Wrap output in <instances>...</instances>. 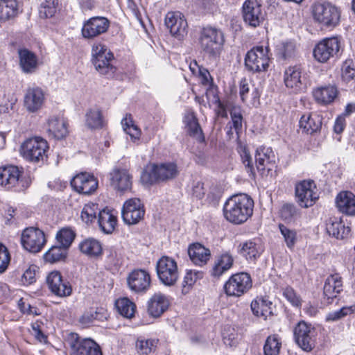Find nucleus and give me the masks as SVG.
<instances>
[{"mask_svg":"<svg viewBox=\"0 0 355 355\" xmlns=\"http://www.w3.org/2000/svg\"><path fill=\"white\" fill-rule=\"evenodd\" d=\"M254 201L248 195L241 193L230 197L223 207L225 218L230 223L241 224L252 216Z\"/></svg>","mask_w":355,"mask_h":355,"instance_id":"nucleus-1","label":"nucleus"},{"mask_svg":"<svg viewBox=\"0 0 355 355\" xmlns=\"http://www.w3.org/2000/svg\"><path fill=\"white\" fill-rule=\"evenodd\" d=\"M179 174L178 166L174 162L161 164H153L148 166L141 173V181L143 184L152 185L175 178Z\"/></svg>","mask_w":355,"mask_h":355,"instance_id":"nucleus-2","label":"nucleus"},{"mask_svg":"<svg viewBox=\"0 0 355 355\" xmlns=\"http://www.w3.org/2000/svg\"><path fill=\"white\" fill-rule=\"evenodd\" d=\"M92 55V62L100 74L108 78L114 77L116 71V68L112 64L114 55L106 46L101 44H94Z\"/></svg>","mask_w":355,"mask_h":355,"instance_id":"nucleus-3","label":"nucleus"},{"mask_svg":"<svg viewBox=\"0 0 355 355\" xmlns=\"http://www.w3.org/2000/svg\"><path fill=\"white\" fill-rule=\"evenodd\" d=\"M225 42L223 32L211 26L205 27L200 32L199 44L202 50L209 56L219 55Z\"/></svg>","mask_w":355,"mask_h":355,"instance_id":"nucleus-4","label":"nucleus"},{"mask_svg":"<svg viewBox=\"0 0 355 355\" xmlns=\"http://www.w3.org/2000/svg\"><path fill=\"white\" fill-rule=\"evenodd\" d=\"M49 149L47 141L40 137L27 139L21 146V153L27 160L33 162L43 161Z\"/></svg>","mask_w":355,"mask_h":355,"instance_id":"nucleus-5","label":"nucleus"},{"mask_svg":"<svg viewBox=\"0 0 355 355\" xmlns=\"http://www.w3.org/2000/svg\"><path fill=\"white\" fill-rule=\"evenodd\" d=\"M313 16L315 21L329 28L338 24L340 12L337 7L329 3H317L313 7Z\"/></svg>","mask_w":355,"mask_h":355,"instance_id":"nucleus-6","label":"nucleus"},{"mask_svg":"<svg viewBox=\"0 0 355 355\" xmlns=\"http://www.w3.org/2000/svg\"><path fill=\"white\" fill-rule=\"evenodd\" d=\"M156 272L160 282L166 286H174L179 278L177 262L168 256H163L157 261Z\"/></svg>","mask_w":355,"mask_h":355,"instance_id":"nucleus-7","label":"nucleus"},{"mask_svg":"<svg viewBox=\"0 0 355 355\" xmlns=\"http://www.w3.org/2000/svg\"><path fill=\"white\" fill-rule=\"evenodd\" d=\"M294 339L297 345L305 352H311L315 345V328L304 321L299 322L293 330Z\"/></svg>","mask_w":355,"mask_h":355,"instance_id":"nucleus-8","label":"nucleus"},{"mask_svg":"<svg viewBox=\"0 0 355 355\" xmlns=\"http://www.w3.org/2000/svg\"><path fill=\"white\" fill-rule=\"evenodd\" d=\"M270 58L267 48L256 46L250 50L245 58V66L249 71H266L269 67Z\"/></svg>","mask_w":355,"mask_h":355,"instance_id":"nucleus-9","label":"nucleus"},{"mask_svg":"<svg viewBox=\"0 0 355 355\" xmlns=\"http://www.w3.org/2000/svg\"><path fill=\"white\" fill-rule=\"evenodd\" d=\"M252 286L250 275L243 272L232 275L225 282L224 290L227 296L240 297L246 293Z\"/></svg>","mask_w":355,"mask_h":355,"instance_id":"nucleus-10","label":"nucleus"},{"mask_svg":"<svg viewBox=\"0 0 355 355\" xmlns=\"http://www.w3.org/2000/svg\"><path fill=\"white\" fill-rule=\"evenodd\" d=\"M296 201L303 208L313 206L319 196L317 193V187L314 181L303 180L296 184L295 188Z\"/></svg>","mask_w":355,"mask_h":355,"instance_id":"nucleus-11","label":"nucleus"},{"mask_svg":"<svg viewBox=\"0 0 355 355\" xmlns=\"http://www.w3.org/2000/svg\"><path fill=\"white\" fill-rule=\"evenodd\" d=\"M255 160L257 171L262 175L276 174V156L270 147L260 146L256 150Z\"/></svg>","mask_w":355,"mask_h":355,"instance_id":"nucleus-12","label":"nucleus"},{"mask_svg":"<svg viewBox=\"0 0 355 355\" xmlns=\"http://www.w3.org/2000/svg\"><path fill=\"white\" fill-rule=\"evenodd\" d=\"M23 248L33 253L40 252L46 243L45 235L43 231L37 227L26 228L21 237Z\"/></svg>","mask_w":355,"mask_h":355,"instance_id":"nucleus-13","label":"nucleus"},{"mask_svg":"<svg viewBox=\"0 0 355 355\" xmlns=\"http://www.w3.org/2000/svg\"><path fill=\"white\" fill-rule=\"evenodd\" d=\"M110 21L105 17H93L83 23L82 35L87 40L94 39L105 33L110 27Z\"/></svg>","mask_w":355,"mask_h":355,"instance_id":"nucleus-14","label":"nucleus"},{"mask_svg":"<svg viewBox=\"0 0 355 355\" xmlns=\"http://www.w3.org/2000/svg\"><path fill=\"white\" fill-rule=\"evenodd\" d=\"M71 355H103L100 346L90 338L80 340L77 334H71L69 343Z\"/></svg>","mask_w":355,"mask_h":355,"instance_id":"nucleus-15","label":"nucleus"},{"mask_svg":"<svg viewBox=\"0 0 355 355\" xmlns=\"http://www.w3.org/2000/svg\"><path fill=\"white\" fill-rule=\"evenodd\" d=\"M340 49V42L337 37L326 38L316 44L313 56L318 62L324 63L336 55Z\"/></svg>","mask_w":355,"mask_h":355,"instance_id":"nucleus-16","label":"nucleus"},{"mask_svg":"<svg viewBox=\"0 0 355 355\" xmlns=\"http://www.w3.org/2000/svg\"><path fill=\"white\" fill-rule=\"evenodd\" d=\"M244 22L249 26H259L264 20L261 5L257 0H246L242 8Z\"/></svg>","mask_w":355,"mask_h":355,"instance_id":"nucleus-17","label":"nucleus"},{"mask_svg":"<svg viewBox=\"0 0 355 355\" xmlns=\"http://www.w3.org/2000/svg\"><path fill=\"white\" fill-rule=\"evenodd\" d=\"M144 205L138 198H132L125 201L123 206L121 215L125 224H137L144 217Z\"/></svg>","mask_w":355,"mask_h":355,"instance_id":"nucleus-18","label":"nucleus"},{"mask_svg":"<svg viewBox=\"0 0 355 355\" xmlns=\"http://www.w3.org/2000/svg\"><path fill=\"white\" fill-rule=\"evenodd\" d=\"M284 83L295 93L304 92L308 87L306 78L302 76V68L300 65L291 66L286 69Z\"/></svg>","mask_w":355,"mask_h":355,"instance_id":"nucleus-19","label":"nucleus"},{"mask_svg":"<svg viewBox=\"0 0 355 355\" xmlns=\"http://www.w3.org/2000/svg\"><path fill=\"white\" fill-rule=\"evenodd\" d=\"M165 25L171 34L179 40L187 35V22L180 12H169L165 17Z\"/></svg>","mask_w":355,"mask_h":355,"instance_id":"nucleus-20","label":"nucleus"},{"mask_svg":"<svg viewBox=\"0 0 355 355\" xmlns=\"http://www.w3.org/2000/svg\"><path fill=\"white\" fill-rule=\"evenodd\" d=\"M127 283L132 291L137 293H144L150 288L151 283L150 275L145 270H134L128 275Z\"/></svg>","mask_w":355,"mask_h":355,"instance_id":"nucleus-21","label":"nucleus"},{"mask_svg":"<svg viewBox=\"0 0 355 355\" xmlns=\"http://www.w3.org/2000/svg\"><path fill=\"white\" fill-rule=\"evenodd\" d=\"M110 185L114 189L125 192L130 191L132 185V176L125 168L114 167L109 174Z\"/></svg>","mask_w":355,"mask_h":355,"instance_id":"nucleus-22","label":"nucleus"},{"mask_svg":"<svg viewBox=\"0 0 355 355\" xmlns=\"http://www.w3.org/2000/svg\"><path fill=\"white\" fill-rule=\"evenodd\" d=\"M46 283L51 291L57 296L65 297L71 294L72 288L69 282L62 279L58 271H52L47 275Z\"/></svg>","mask_w":355,"mask_h":355,"instance_id":"nucleus-23","label":"nucleus"},{"mask_svg":"<svg viewBox=\"0 0 355 355\" xmlns=\"http://www.w3.org/2000/svg\"><path fill=\"white\" fill-rule=\"evenodd\" d=\"M98 184L97 179L87 173L78 174L71 181V185L76 191L87 195L95 191Z\"/></svg>","mask_w":355,"mask_h":355,"instance_id":"nucleus-24","label":"nucleus"},{"mask_svg":"<svg viewBox=\"0 0 355 355\" xmlns=\"http://www.w3.org/2000/svg\"><path fill=\"white\" fill-rule=\"evenodd\" d=\"M44 102V94L40 87H30L24 96V106L30 112L39 110Z\"/></svg>","mask_w":355,"mask_h":355,"instance_id":"nucleus-25","label":"nucleus"},{"mask_svg":"<svg viewBox=\"0 0 355 355\" xmlns=\"http://www.w3.org/2000/svg\"><path fill=\"white\" fill-rule=\"evenodd\" d=\"M169 300L167 297L161 293H155L148 302V312L154 318L159 317L168 308Z\"/></svg>","mask_w":355,"mask_h":355,"instance_id":"nucleus-26","label":"nucleus"},{"mask_svg":"<svg viewBox=\"0 0 355 355\" xmlns=\"http://www.w3.org/2000/svg\"><path fill=\"white\" fill-rule=\"evenodd\" d=\"M21 172L15 166L0 168V185L7 189L15 187L20 182Z\"/></svg>","mask_w":355,"mask_h":355,"instance_id":"nucleus-27","label":"nucleus"},{"mask_svg":"<svg viewBox=\"0 0 355 355\" xmlns=\"http://www.w3.org/2000/svg\"><path fill=\"white\" fill-rule=\"evenodd\" d=\"M47 132L49 136L56 139L64 138L67 134V124L63 118L51 116L47 121Z\"/></svg>","mask_w":355,"mask_h":355,"instance_id":"nucleus-28","label":"nucleus"},{"mask_svg":"<svg viewBox=\"0 0 355 355\" xmlns=\"http://www.w3.org/2000/svg\"><path fill=\"white\" fill-rule=\"evenodd\" d=\"M336 203L339 211L353 216L355 214V195L351 191H342L336 197Z\"/></svg>","mask_w":355,"mask_h":355,"instance_id":"nucleus-29","label":"nucleus"},{"mask_svg":"<svg viewBox=\"0 0 355 355\" xmlns=\"http://www.w3.org/2000/svg\"><path fill=\"white\" fill-rule=\"evenodd\" d=\"M80 251L87 257L97 259L103 253V248L101 242L94 238H87L82 241L79 245Z\"/></svg>","mask_w":355,"mask_h":355,"instance_id":"nucleus-30","label":"nucleus"},{"mask_svg":"<svg viewBox=\"0 0 355 355\" xmlns=\"http://www.w3.org/2000/svg\"><path fill=\"white\" fill-rule=\"evenodd\" d=\"M188 254L191 261L198 266L207 263L211 256L209 250L198 243L189 245Z\"/></svg>","mask_w":355,"mask_h":355,"instance_id":"nucleus-31","label":"nucleus"},{"mask_svg":"<svg viewBox=\"0 0 355 355\" xmlns=\"http://www.w3.org/2000/svg\"><path fill=\"white\" fill-rule=\"evenodd\" d=\"M98 223L101 230L106 233H112L116 225V216L113 214V211L107 208L98 211Z\"/></svg>","mask_w":355,"mask_h":355,"instance_id":"nucleus-32","label":"nucleus"},{"mask_svg":"<svg viewBox=\"0 0 355 355\" xmlns=\"http://www.w3.org/2000/svg\"><path fill=\"white\" fill-rule=\"evenodd\" d=\"M343 291V281L338 274H334L327 277L324 286V295L327 300L336 297L337 294Z\"/></svg>","mask_w":355,"mask_h":355,"instance_id":"nucleus-33","label":"nucleus"},{"mask_svg":"<svg viewBox=\"0 0 355 355\" xmlns=\"http://www.w3.org/2000/svg\"><path fill=\"white\" fill-rule=\"evenodd\" d=\"M251 309L254 315L266 320L272 313V302L267 298H257L251 302Z\"/></svg>","mask_w":355,"mask_h":355,"instance_id":"nucleus-34","label":"nucleus"},{"mask_svg":"<svg viewBox=\"0 0 355 355\" xmlns=\"http://www.w3.org/2000/svg\"><path fill=\"white\" fill-rule=\"evenodd\" d=\"M326 230L329 235L337 239L347 238L350 233V228L345 227L344 224L337 218H329L326 224Z\"/></svg>","mask_w":355,"mask_h":355,"instance_id":"nucleus-35","label":"nucleus"},{"mask_svg":"<svg viewBox=\"0 0 355 355\" xmlns=\"http://www.w3.org/2000/svg\"><path fill=\"white\" fill-rule=\"evenodd\" d=\"M18 53L22 71L27 73L34 72L37 67L36 55L26 49H19Z\"/></svg>","mask_w":355,"mask_h":355,"instance_id":"nucleus-36","label":"nucleus"},{"mask_svg":"<svg viewBox=\"0 0 355 355\" xmlns=\"http://www.w3.org/2000/svg\"><path fill=\"white\" fill-rule=\"evenodd\" d=\"M313 93L317 102L322 104H328L334 101L338 94V91L335 86L328 85L318 88Z\"/></svg>","mask_w":355,"mask_h":355,"instance_id":"nucleus-37","label":"nucleus"},{"mask_svg":"<svg viewBox=\"0 0 355 355\" xmlns=\"http://www.w3.org/2000/svg\"><path fill=\"white\" fill-rule=\"evenodd\" d=\"M300 128L307 134L312 135L320 130L322 120L318 115H303L300 120Z\"/></svg>","mask_w":355,"mask_h":355,"instance_id":"nucleus-38","label":"nucleus"},{"mask_svg":"<svg viewBox=\"0 0 355 355\" xmlns=\"http://www.w3.org/2000/svg\"><path fill=\"white\" fill-rule=\"evenodd\" d=\"M184 123L187 128V132L191 137L196 138L199 141L204 140L202 130L193 112L188 113L185 116Z\"/></svg>","mask_w":355,"mask_h":355,"instance_id":"nucleus-39","label":"nucleus"},{"mask_svg":"<svg viewBox=\"0 0 355 355\" xmlns=\"http://www.w3.org/2000/svg\"><path fill=\"white\" fill-rule=\"evenodd\" d=\"M234 259L232 257L225 253L219 256L213 267L211 275L215 277H220L223 273L227 271L233 265Z\"/></svg>","mask_w":355,"mask_h":355,"instance_id":"nucleus-40","label":"nucleus"},{"mask_svg":"<svg viewBox=\"0 0 355 355\" xmlns=\"http://www.w3.org/2000/svg\"><path fill=\"white\" fill-rule=\"evenodd\" d=\"M18 13V3L16 0H0V20H8Z\"/></svg>","mask_w":355,"mask_h":355,"instance_id":"nucleus-41","label":"nucleus"},{"mask_svg":"<svg viewBox=\"0 0 355 355\" xmlns=\"http://www.w3.org/2000/svg\"><path fill=\"white\" fill-rule=\"evenodd\" d=\"M86 125L91 129H98L103 127V116L98 108L89 109L85 114Z\"/></svg>","mask_w":355,"mask_h":355,"instance_id":"nucleus-42","label":"nucleus"},{"mask_svg":"<svg viewBox=\"0 0 355 355\" xmlns=\"http://www.w3.org/2000/svg\"><path fill=\"white\" fill-rule=\"evenodd\" d=\"M67 250L62 245L52 246L44 254V259L50 263H55L64 260L67 254Z\"/></svg>","mask_w":355,"mask_h":355,"instance_id":"nucleus-43","label":"nucleus"},{"mask_svg":"<svg viewBox=\"0 0 355 355\" xmlns=\"http://www.w3.org/2000/svg\"><path fill=\"white\" fill-rule=\"evenodd\" d=\"M116 307L119 313L125 318H131L134 316L135 305L128 298H121L116 301Z\"/></svg>","mask_w":355,"mask_h":355,"instance_id":"nucleus-44","label":"nucleus"},{"mask_svg":"<svg viewBox=\"0 0 355 355\" xmlns=\"http://www.w3.org/2000/svg\"><path fill=\"white\" fill-rule=\"evenodd\" d=\"M281 346L282 343L277 335L269 336L263 346L264 355H279Z\"/></svg>","mask_w":355,"mask_h":355,"instance_id":"nucleus-45","label":"nucleus"},{"mask_svg":"<svg viewBox=\"0 0 355 355\" xmlns=\"http://www.w3.org/2000/svg\"><path fill=\"white\" fill-rule=\"evenodd\" d=\"M157 341L154 339L139 338L135 343L136 350L141 355H148L155 350Z\"/></svg>","mask_w":355,"mask_h":355,"instance_id":"nucleus-46","label":"nucleus"},{"mask_svg":"<svg viewBox=\"0 0 355 355\" xmlns=\"http://www.w3.org/2000/svg\"><path fill=\"white\" fill-rule=\"evenodd\" d=\"M76 237V233L70 228H62L56 234V240L58 243L69 249Z\"/></svg>","mask_w":355,"mask_h":355,"instance_id":"nucleus-47","label":"nucleus"},{"mask_svg":"<svg viewBox=\"0 0 355 355\" xmlns=\"http://www.w3.org/2000/svg\"><path fill=\"white\" fill-rule=\"evenodd\" d=\"M279 216L287 222H291L300 216V211L294 204H284L279 209Z\"/></svg>","mask_w":355,"mask_h":355,"instance_id":"nucleus-48","label":"nucleus"},{"mask_svg":"<svg viewBox=\"0 0 355 355\" xmlns=\"http://www.w3.org/2000/svg\"><path fill=\"white\" fill-rule=\"evenodd\" d=\"M121 124L124 131L128 134L132 139H138L141 135V130L133 123L131 114H126L125 117L121 121Z\"/></svg>","mask_w":355,"mask_h":355,"instance_id":"nucleus-49","label":"nucleus"},{"mask_svg":"<svg viewBox=\"0 0 355 355\" xmlns=\"http://www.w3.org/2000/svg\"><path fill=\"white\" fill-rule=\"evenodd\" d=\"M58 0H45L40 5L39 12L42 18L53 17L57 11Z\"/></svg>","mask_w":355,"mask_h":355,"instance_id":"nucleus-50","label":"nucleus"},{"mask_svg":"<svg viewBox=\"0 0 355 355\" xmlns=\"http://www.w3.org/2000/svg\"><path fill=\"white\" fill-rule=\"evenodd\" d=\"M98 211V205L94 203L85 205L81 212L82 220L86 223H92L96 218Z\"/></svg>","mask_w":355,"mask_h":355,"instance_id":"nucleus-51","label":"nucleus"},{"mask_svg":"<svg viewBox=\"0 0 355 355\" xmlns=\"http://www.w3.org/2000/svg\"><path fill=\"white\" fill-rule=\"evenodd\" d=\"M240 253L247 259L251 260L257 259L259 255L255 243L250 241L242 244Z\"/></svg>","mask_w":355,"mask_h":355,"instance_id":"nucleus-52","label":"nucleus"},{"mask_svg":"<svg viewBox=\"0 0 355 355\" xmlns=\"http://www.w3.org/2000/svg\"><path fill=\"white\" fill-rule=\"evenodd\" d=\"M279 229L282 235L283 236L286 245L289 248H292L296 241V232L294 230H291L283 224L279 225Z\"/></svg>","mask_w":355,"mask_h":355,"instance_id":"nucleus-53","label":"nucleus"},{"mask_svg":"<svg viewBox=\"0 0 355 355\" xmlns=\"http://www.w3.org/2000/svg\"><path fill=\"white\" fill-rule=\"evenodd\" d=\"M353 312L352 307L344 306L339 310L331 311L326 315L325 320L327 322H336Z\"/></svg>","mask_w":355,"mask_h":355,"instance_id":"nucleus-54","label":"nucleus"},{"mask_svg":"<svg viewBox=\"0 0 355 355\" xmlns=\"http://www.w3.org/2000/svg\"><path fill=\"white\" fill-rule=\"evenodd\" d=\"M283 295L294 306L300 307L302 305V300L297 295L292 287L287 286L283 291Z\"/></svg>","mask_w":355,"mask_h":355,"instance_id":"nucleus-55","label":"nucleus"},{"mask_svg":"<svg viewBox=\"0 0 355 355\" xmlns=\"http://www.w3.org/2000/svg\"><path fill=\"white\" fill-rule=\"evenodd\" d=\"M10 261V255L8 248L0 243V273L4 272Z\"/></svg>","mask_w":355,"mask_h":355,"instance_id":"nucleus-56","label":"nucleus"},{"mask_svg":"<svg viewBox=\"0 0 355 355\" xmlns=\"http://www.w3.org/2000/svg\"><path fill=\"white\" fill-rule=\"evenodd\" d=\"M199 275L200 273L198 272H193L192 270H189L187 272L182 282L183 293H187L188 292V288L194 284L198 278Z\"/></svg>","mask_w":355,"mask_h":355,"instance_id":"nucleus-57","label":"nucleus"},{"mask_svg":"<svg viewBox=\"0 0 355 355\" xmlns=\"http://www.w3.org/2000/svg\"><path fill=\"white\" fill-rule=\"evenodd\" d=\"M295 45L291 42H285L279 49V54L284 59L292 58L295 55Z\"/></svg>","mask_w":355,"mask_h":355,"instance_id":"nucleus-58","label":"nucleus"},{"mask_svg":"<svg viewBox=\"0 0 355 355\" xmlns=\"http://www.w3.org/2000/svg\"><path fill=\"white\" fill-rule=\"evenodd\" d=\"M241 156L243 164H244L247 172L249 173V175L252 176V177H254L255 176L254 168V166H253L252 159L250 156V153L245 148H244Z\"/></svg>","mask_w":355,"mask_h":355,"instance_id":"nucleus-59","label":"nucleus"},{"mask_svg":"<svg viewBox=\"0 0 355 355\" xmlns=\"http://www.w3.org/2000/svg\"><path fill=\"white\" fill-rule=\"evenodd\" d=\"M230 116L232 121V126L234 128L236 134L238 135L242 128V114L239 112L234 110L230 112Z\"/></svg>","mask_w":355,"mask_h":355,"instance_id":"nucleus-60","label":"nucleus"},{"mask_svg":"<svg viewBox=\"0 0 355 355\" xmlns=\"http://www.w3.org/2000/svg\"><path fill=\"white\" fill-rule=\"evenodd\" d=\"M18 306L20 311L24 313H27L29 315H37V309L35 307L32 306L30 304H26L24 302L23 299L19 300L18 302Z\"/></svg>","mask_w":355,"mask_h":355,"instance_id":"nucleus-61","label":"nucleus"},{"mask_svg":"<svg viewBox=\"0 0 355 355\" xmlns=\"http://www.w3.org/2000/svg\"><path fill=\"white\" fill-rule=\"evenodd\" d=\"M96 312L87 311L80 318L79 322L83 325H89L96 318Z\"/></svg>","mask_w":355,"mask_h":355,"instance_id":"nucleus-62","label":"nucleus"},{"mask_svg":"<svg viewBox=\"0 0 355 355\" xmlns=\"http://www.w3.org/2000/svg\"><path fill=\"white\" fill-rule=\"evenodd\" d=\"M342 77L345 81L352 80L355 77V69L345 64L342 68Z\"/></svg>","mask_w":355,"mask_h":355,"instance_id":"nucleus-63","label":"nucleus"},{"mask_svg":"<svg viewBox=\"0 0 355 355\" xmlns=\"http://www.w3.org/2000/svg\"><path fill=\"white\" fill-rule=\"evenodd\" d=\"M23 278L28 284L35 282V266H32L26 269L23 275Z\"/></svg>","mask_w":355,"mask_h":355,"instance_id":"nucleus-64","label":"nucleus"}]
</instances>
